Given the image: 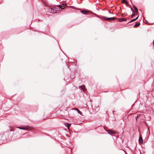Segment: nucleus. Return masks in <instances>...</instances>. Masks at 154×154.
Masks as SVG:
<instances>
[{
	"label": "nucleus",
	"instance_id": "1",
	"mask_svg": "<svg viewBox=\"0 0 154 154\" xmlns=\"http://www.w3.org/2000/svg\"><path fill=\"white\" fill-rule=\"evenodd\" d=\"M58 11V9L55 8H51L49 9L48 10L49 12L52 14L56 13Z\"/></svg>",
	"mask_w": 154,
	"mask_h": 154
},
{
	"label": "nucleus",
	"instance_id": "2",
	"mask_svg": "<svg viewBox=\"0 0 154 154\" xmlns=\"http://www.w3.org/2000/svg\"><path fill=\"white\" fill-rule=\"evenodd\" d=\"M103 18L104 20L108 21H110L111 20H115L117 19L116 18H115L114 17H108L104 16H103Z\"/></svg>",
	"mask_w": 154,
	"mask_h": 154
},
{
	"label": "nucleus",
	"instance_id": "3",
	"mask_svg": "<svg viewBox=\"0 0 154 154\" xmlns=\"http://www.w3.org/2000/svg\"><path fill=\"white\" fill-rule=\"evenodd\" d=\"M106 131L110 135H112V134H116V131L110 130H106Z\"/></svg>",
	"mask_w": 154,
	"mask_h": 154
},
{
	"label": "nucleus",
	"instance_id": "4",
	"mask_svg": "<svg viewBox=\"0 0 154 154\" xmlns=\"http://www.w3.org/2000/svg\"><path fill=\"white\" fill-rule=\"evenodd\" d=\"M139 143L140 144H142L143 143V138L140 135L139 139Z\"/></svg>",
	"mask_w": 154,
	"mask_h": 154
},
{
	"label": "nucleus",
	"instance_id": "5",
	"mask_svg": "<svg viewBox=\"0 0 154 154\" xmlns=\"http://www.w3.org/2000/svg\"><path fill=\"white\" fill-rule=\"evenodd\" d=\"M79 88L81 90H83V91H85V87L84 85H82L79 86Z\"/></svg>",
	"mask_w": 154,
	"mask_h": 154
},
{
	"label": "nucleus",
	"instance_id": "6",
	"mask_svg": "<svg viewBox=\"0 0 154 154\" xmlns=\"http://www.w3.org/2000/svg\"><path fill=\"white\" fill-rule=\"evenodd\" d=\"M99 106H96L95 108V110L96 112H97L99 110Z\"/></svg>",
	"mask_w": 154,
	"mask_h": 154
},
{
	"label": "nucleus",
	"instance_id": "7",
	"mask_svg": "<svg viewBox=\"0 0 154 154\" xmlns=\"http://www.w3.org/2000/svg\"><path fill=\"white\" fill-rule=\"evenodd\" d=\"M81 12L84 14H86L88 13V12L87 10H84L81 11Z\"/></svg>",
	"mask_w": 154,
	"mask_h": 154
},
{
	"label": "nucleus",
	"instance_id": "8",
	"mask_svg": "<svg viewBox=\"0 0 154 154\" xmlns=\"http://www.w3.org/2000/svg\"><path fill=\"white\" fill-rule=\"evenodd\" d=\"M126 19L125 18H120L119 19V21L120 22H122L123 21H126Z\"/></svg>",
	"mask_w": 154,
	"mask_h": 154
},
{
	"label": "nucleus",
	"instance_id": "9",
	"mask_svg": "<svg viewBox=\"0 0 154 154\" xmlns=\"http://www.w3.org/2000/svg\"><path fill=\"white\" fill-rule=\"evenodd\" d=\"M140 25V23L139 22L138 23H136L134 25V27H136L139 26Z\"/></svg>",
	"mask_w": 154,
	"mask_h": 154
},
{
	"label": "nucleus",
	"instance_id": "10",
	"mask_svg": "<svg viewBox=\"0 0 154 154\" xmlns=\"http://www.w3.org/2000/svg\"><path fill=\"white\" fill-rule=\"evenodd\" d=\"M17 128L23 130H29V129H28L25 128H24L21 127H18Z\"/></svg>",
	"mask_w": 154,
	"mask_h": 154
},
{
	"label": "nucleus",
	"instance_id": "11",
	"mask_svg": "<svg viewBox=\"0 0 154 154\" xmlns=\"http://www.w3.org/2000/svg\"><path fill=\"white\" fill-rule=\"evenodd\" d=\"M73 109H76L77 110V112H78L79 114H80V115H82V112L80 111L78 109H75V108H74Z\"/></svg>",
	"mask_w": 154,
	"mask_h": 154
},
{
	"label": "nucleus",
	"instance_id": "12",
	"mask_svg": "<svg viewBox=\"0 0 154 154\" xmlns=\"http://www.w3.org/2000/svg\"><path fill=\"white\" fill-rule=\"evenodd\" d=\"M131 9L132 11L133 12V14L131 16V17H134V16L135 15V13L134 12V10L132 8H131Z\"/></svg>",
	"mask_w": 154,
	"mask_h": 154
},
{
	"label": "nucleus",
	"instance_id": "13",
	"mask_svg": "<svg viewBox=\"0 0 154 154\" xmlns=\"http://www.w3.org/2000/svg\"><path fill=\"white\" fill-rule=\"evenodd\" d=\"M140 114H137V116L135 117L136 120L137 121V119L140 116Z\"/></svg>",
	"mask_w": 154,
	"mask_h": 154
},
{
	"label": "nucleus",
	"instance_id": "14",
	"mask_svg": "<svg viewBox=\"0 0 154 154\" xmlns=\"http://www.w3.org/2000/svg\"><path fill=\"white\" fill-rule=\"evenodd\" d=\"M58 6H59V7H60V8H61L62 9H64V8H65V7H64L63 6H62V5H59Z\"/></svg>",
	"mask_w": 154,
	"mask_h": 154
},
{
	"label": "nucleus",
	"instance_id": "15",
	"mask_svg": "<svg viewBox=\"0 0 154 154\" xmlns=\"http://www.w3.org/2000/svg\"><path fill=\"white\" fill-rule=\"evenodd\" d=\"M122 3H125L127 4H128V3L126 2V0H122Z\"/></svg>",
	"mask_w": 154,
	"mask_h": 154
},
{
	"label": "nucleus",
	"instance_id": "16",
	"mask_svg": "<svg viewBox=\"0 0 154 154\" xmlns=\"http://www.w3.org/2000/svg\"><path fill=\"white\" fill-rule=\"evenodd\" d=\"M147 133H149V134H150V130H149V127H148V129Z\"/></svg>",
	"mask_w": 154,
	"mask_h": 154
},
{
	"label": "nucleus",
	"instance_id": "17",
	"mask_svg": "<svg viewBox=\"0 0 154 154\" xmlns=\"http://www.w3.org/2000/svg\"><path fill=\"white\" fill-rule=\"evenodd\" d=\"M133 7L135 11L138 10L137 8L135 6H134Z\"/></svg>",
	"mask_w": 154,
	"mask_h": 154
},
{
	"label": "nucleus",
	"instance_id": "18",
	"mask_svg": "<svg viewBox=\"0 0 154 154\" xmlns=\"http://www.w3.org/2000/svg\"><path fill=\"white\" fill-rule=\"evenodd\" d=\"M136 20V19H134L132 20H131V21L130 22H132L134 21H135Z\"/></svg>",
	"mask_w": 154,
	"mask_h": 154
},
{
	"label": "nucleus",
	"instance_id": "19",
	"mask_svg": "<svg viewBox=\"0 0 154 154\" xmlns=\"http://www.w3.org/2000/svg\"><path fill=\"white\" fill-rule=\"evenodd\" d=\"M67 124H68V125L67 126L68 128H69L70 126V125H71V124H69V123H68Z\"/></svg>",
	"mask_w": 154,
	"mask_h": 154
},
{
	"label": "nucleus",
	"instance_id": "20",
	"mask_svg": "<svg viewBox=\"0 0 154 154\" xmlns=\"http://www.w3.org/2000/svg\"><path fill=\"white\" fill-rule=\"evenodd\" d=\"M11 128V129L10 130V131H13V128H12V127H11V128Z\"/></svg>",
	"mask_w": 154,
	"mask_h": 154
},
{
	"label": "nucleus",
	"instance_id": "21",
	"mask_svg": "<svg viewBox=\"0 0 154 154\" xmlns=\"http://www.w3.org/2000/svg\"><path fill=\"white\" fill-rule=\"evenodd\" d=\"M62 5H63V6H67V5H66V4H63H63H62Z\"/></svg>",
	"mask_w": 154,
	"mask_h": 154
},
{
	"label": "nucleus",
	"instance_id": "22",
	"mask_svg": "<svg viewBox=\"0 0 154 154\" xmlns=\"http://www.w3.org/2000/svg\"><path fill=\"white\" fill-rule=\"evenodd\" d=\"M136 11V12L137 14H138V10H137V11Z\"/></svg>",
	"mask_w": 154,
	"mask_h": 154
},
{
	"label": "nucleus",
	"instance_id": "23",
	"mask_svg": "<svg viewBox=\"0 0 154 154\" xmlns=\"http://www.w3.org/2000/svg\"><path fill=\"white\" fill-rule=\"evenodd\" d=\"M138 17H139V16H138V17H137L135 19H136V20H137L138 19Z\"/></svg>",
	"mask_w": 154,
	"mask_h": 154
},
{
	"label": "nucleus",
	"instance_id": "24",
	"mask_svg": "<svg viewBox=\"0 0 154 154\" xmlns=\"http://www.w3.org/2000/svg\"><path fill=\"white\" fill-rule=\"evenodd\" d=\"M123 150L124 151V152H125V154H127V153L126 152V151H125V150Z\"/></svg>",
	"mask_w": 154,
	"mask_h": 154
},
{
	"label": "nucleus",
	"instance_id": "25",
	"mask_svg": "<svg viewBox=\"0 0 154 154\" xmlns=\"http://www.w3.org/2000/svg\"><path fill=\"white\" fill-rule=\"evenodd\" d=\"M135 102H134V104L132 105V106H133L134 105V104L135 103Z\"/></svg>",
	"mask_w": 154,
	"mask_h": 154
},
{
	"label": "nucleus",
	"instance_id": "26",
	"mask_svg": "<svg viewBox=\"0 0 154 154\" xmlns=\"http://www.w3.org/2000/svg\"><path fill=\"white\" fill-rule=\"evenodd\" d=\"M87 106V104H86V106H85V107H86V106Z\"/></svg>",
	"mask_w": 154,
	"mask_h": 154
},
{
	"label": "nucleus",
	"instance_id": "27",
	"mask_svg": "<svg viewBox=\"0 0 154 154\" xmlns=\"http://www.w3.org/2000/svg\"><path fill=\"white\" fill-rule=\"evenodd\" d=\"M128 147V148H129L130 150H131V149H130V148H129V147Z\"/></svg>",
	"mask_w": 154,
	"mask_h": 154
},
{
	"label": "nucleus",
	"instance_id": "28",
	"mask_svg": "<svg viewBox=\"0 0 154 154\" xmlns=\"http://www.w3.org/2000/svg\"><path fill=\"white\" fill-rule=\"evenodd\" d=\"M59 9H60V8H59ZM61 10H58V11H61Z\"/></svg>",
	"mask_w": 154,
	"mask_h": 154
}]
</instances>
